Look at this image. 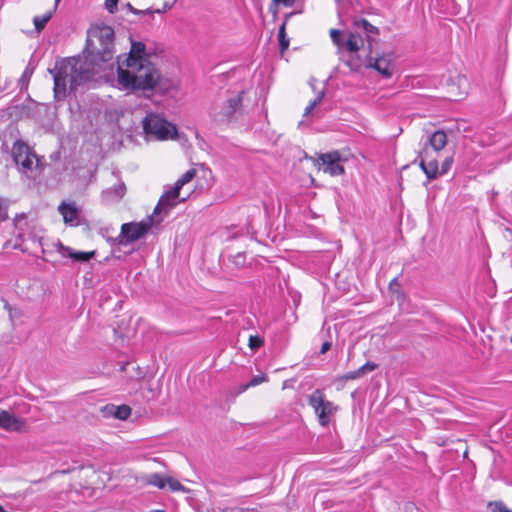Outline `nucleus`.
Returning a JSON list of instances; mask_svg holds the SVG:
<instances>
[{
	"label": "nucleus",
	"mask_w": 512,
	"mask_h": 512,
	"mask_svg": "<svg viewBox=\"0 0 512 512\" xmlns=\"http://www.w3.org/2000/svg\"><path fill=\"white\" fill-rule=\"evenodd\" d=\"M142 124L144 133L149 140H168L177 135L176 126L158 114H148Z\"/></svg>",
	"instance_id": "nucleus-5"
},
{
	"label": "nucleus",
	"mask_w": 512,
	"mask_h": 512,
	"mask_svg": "<svg viewBox=\"0 0 512 512\" xmlns=\"http://www.w3.org/2000/svg\"><path fill=\"white\" fill-rule=\"evenodd\" d=\"M58 210L66 224L70 226H77L79 224V211L74 203L62 202Z\"/></svg>",
	"instance_id": "nucleus-14"
},
{
	"label": "nucleus",
	"mask_w": 512,
	"mask_h": 512,
	"mask_svg": "<svg viewBox=\"0 0 512 512\" xmlns=\"http://www.w3.org/2000/svg\"><path fill=\"white\" fill-rule=\"evenodd\" d=\"M330 37L332 42L338 47L339 52L344 54L345 51V40L347 39V35L342 37V32L337 29L330 30Z\"/></svg>",
	"instance_id": "nucleus-20"
},
{
	"label": "nucleus",
	"mask_w": 512,
	"mask_h": 512,
	"mask_svg": "<svg viewBox=\"0 0 512 512\" xmlns=\"http://www.w3.org/2000/svg\"><path fill=\"white\" fill-rule=\"evenodd\" d=\"M58 252L63 257H69L76 262H88L95 256V251H90V252L75 251L72 248L64 246L61 243L58 244Z\"/></svg>",
	"instance_id": "nucleus-16"
},
{
	"label": "nucleus",
	"mask_w": 512,
	"mask_h": 512,
	"mask_svg": "<svg viewBox=\"0 0 512 512\" xmlns=\"http://www.w3.org/2000/svg\"><path fill=\"white\" fill-rule=\"evenodd\" d=\"M114 40L112 27L105 24L92 26L88 31L83 56L62 59L55 63L53 69H49L54 79L55 98H64L68 86L70 90H76L103 71L114 58Z\"/></svg>",
	"instance_id": "nucleus-1"
},
{
	"label": "nucleus",
	"mask_w": 512,
	"mask_h": 512,
	"mask_svg": "<svg viewBox=\"0 0 512 512\" xmlns=\"http://www.w3.org/2000/svg\"><path fill=\"white\" fill-rule=\"evenodd\" d=\"M452 163H453L452 157L445 158V160L442 162L441 169L440 170L438 169V176L446 174L450 170Z\"/></svg>",
	"instance_id": "nucleus-32"
},
{
	"label": "nucleus",
	"mask_w": 512,
	"mask_h": 512,
	"mask_svg": "<svg viewBox=\"0 0 512 512\" xmlns=\"http://www.w3.org/2000/svg\"><path fill=\"white\" fill-rule=\"evenodd\" d=\"M25 423L8 411L0 412V427L8 431H20Z\"/></svg>",
	"instance_id": "nucleus-15"
},
{
	"label": "nucleus",
	"mask_w": 512,
	"mask_h": 512,
	"mask_svg": "<svg viewBox=\"0 0 512 512\" xmlns=\"http://www.w3.org/2000/svg\"><path fill=\"white\" fill-rule=\"evenodd\" d=\"M56 4H58L60 2V0H55Z\"/></svg>",
	"instance_id": "nucleus-45"
},
{
	"label": "nucleus",
	"mask_w": 512,
	"mask_h": 512,
	"mask_svg": "<svg viewBox=\"0 0 512 512\" xmlns=\"http://www.w3.org/2000/svg\"><path fill=\"white\" fill-rule=\"evenodd\" d=\"M414 509H416V508H415V506L413 504H407L406 505V510L407 511L413 512Z\"/></svg>",
	"instance_id": "nucleus-42"
},
{
	"label": "nucleus",
	"mask_w": 512,
	"mask_h": 512,
	"mask_svg": "<svg viewBox=\"0 0 512 512\" xmlns=\"http://www.w3.org/2000/svg\"><path fill=\"white\" fill-rule=\"evenodd\" d=\"M176 2V0H172L171 3H164L163 5V8L162 9H156V10H150V9H147V10H137L135 8H133L130 4H129V7L131 9V11L134 13V14H146V13H164L166 12L168 9H170L174 3Z\"/></svg>",
	"instance_id": "nucleus-25"
},
{
	"label": "nucleus",
	"mask_w": 512,
	"mask_h": 512,
	"mask_svg": "<svg viewBox=\"0 0 512 512\" xmlns=\"http://www.w3.org/2000/svg\"><path fill=\"white\" fill-rule=\"evenodd\" d=\"M275 4H282L286 7H291L295 3V0H273Z\"/></svg>",
	"instance_id": "nucleus-39"
},
{
	"label": "nucleus",
	"mask_w": 512,
	"mask_h": 512,
	"mask_svg": "<svg viewBox=\"0 0 512 512\" xmlns=\"http://www.w3.org/2000/svg\"><path fill=\"white\" fill-rule=\"evenodd\" d=\"M373 57V46L366 44L364 38L358 34H347L342 58L352 71L357 72L362 68H368Z\"/></svg>",
	"instance_id": "nucleus-3"
},
{
	"label": "nucleus",
	"mask_w": 512,
	"mask_h": 512,
	"mask_svg": "<svg viewBox=\"0 0 512 512\" xmlns=\"http://www.w3.org/2000/svg\"><path fill=\"white\" fill-rule=\"evenodd\" d=\"M119 0H105V8L110 13H115L117 10Z\"/></svg>",
	"instance_id": "nucleus-35"
},
{
	"label": "nucleus",
	"mask_w": 512,
	"mask_h": 512,
	"mask_svg": "<svg viewBox=\"0 0 512 512\" xmlns=\"http://www.w3.org/2000/svg\"><path fill=\"white\" fill-rule=\"evenodd\" d=\"M489 506L491 507L492 511L493 512H512L511 510H509L506 505L501 502V501H495V502H491L489 504Z\"/></svg>",
	"instance_id": "nucleus-30"
},
{
	"label": "nucleus",
	"mask_w": 512,
	"mask_h": 512,
	"mask_svg": "<svg viewBox=\"0 0 512 512\" xmlns=\"http://www.w3.org/2000/svg\"><path fill=\"white\" fill-rule=\"evenodd\" d=\"M24 219V216L23 215H20V217L18 218V216L15 218V222H16V226L18 225V223Z\"/></svg>",
	"instance_id": "nucleus-43"
},
{
	"label": "nucleus",
	"mask_w": 512,
	"mask_h": 512,
	"mask_svg": "<svg viewBox=\"0 0 512 512\" xmlns=\"http://www.w3.org/2000/svg\"><path fill=\"white\" fill-rule=\"evenodd\" d=\"M52 15H53V12L48 11L41 16H35L33 19V23H34L36 31L40 32L41 30H43L44 27L46 26V24L52 18Z\"/></svg>",
	"instance_id": "nucleus-22"
},
{
	"label": "nucleus",
	"mask_w": 512,
	"mask_h": 512,
	"mask_svg": "<svg viewBox=\"0 0 512 512\" xmlns=\"http://www.w3.org/2000/svg\"><path fill=\"white\" fill-rule=\"evenodd\" d=\"M165 481L166 487H168L171 491H181L184 489L183 485L172 477H166Z\"/></svg>",
	"instance_id": "nucleus-28"
},
{
	"label": "nucleus",
	"mask_w": 512,
	"mask_h": 512,
	"mask_svg": "<svg viewBox=\"0 0 512 512\" xmlns=\"http://www.w3.org/2000/svg\"><path fill=\"white\" fill-rule=\"evenodd\" d=\"M309 405L314 409L315 414L318 416L319 423L322 426H327L333 413L336 411V406L325 399L324 394L321 390H315L309 396Z\"/></svg>",
	"instance_id": "nucleus-9"
},
{
	"label": "nucleus",
	"mask_w": 512,
	"mask_h": 512,
	"mask_svg": "<svg viewBox=\"0 0 512 512\" xmlns=\"http://www.w3.org/2000/svg\"><path fill=\"white\" fill-rule=\"evenodd\" d=\"M349 4V1L348 0H341V4L339 5V10H342L345 5ZM339 13H341V11H339Z\"/></svg>",
	"instance_id": "nucleus-41"
},
{
	"label": "nucleus",
	"mask_w": 512,
	"mask_h": 512,
	"mask_svg": "<svg viewBox=\"0 0 512 512\" xmlns=\"http://www.w3.org/2000/svg\"><path fill=\"white\" fill-rule=\"evenodd\" d=\"M377 367L378 366H377L376 363L368 361V362H366L364 365H362L360 367V370H361L362 374L365 375V374H367L369 372L374 371Z\"/></svg>",
	"instance_id": "nucleus-34"
},
{
	"label": "nucleus",
	"mask_w": 512,
	"mask_h": 512,
	"mask_svg": "<svg viewBox=\"0 0 512 512\" xmlns=\"http://www.w3.org/2000/svg\"><path fill=\"white\" fill-rule=\"evenodd\" d=\"M196 175L195 169H189L186 171L174 184V187L180 192L183 186L189 183Z\"/></svg>",
	"instance_id": "nucleus-23"
},
{
	"label": "nucleus",
	"mask_w": 512,
	"mask_h": 512,
	"mask_svg": "<svg viewBox=\"0 0 512 512\" xmlns=\"http://www.w3.org/2000/svg\"><path fill=\"white\" fill-rule=\"evenodd\" d=\"M330 348H331V343L328 341L324 342L321 346L320 353L325 354Z\"/></svg>",
	"instance_id": "nucleus-40"
},
{
	"label": "nucleus",
	"mask_w": 512,
	"mask_h": 512,
	"mask_svg": "<svg viewBox=\"0 0 512 512\" xmlns=\"http://www.w3.org/2000/svg\"><path fill=\"white\" fill-rule=\"evenodd\" d=\"M264 341L261 337L257 335H251L249 337V347L251 350H256L263 345Z\"/></svg>",
	"instance_id": "nucleus-29"
},
{
	"label": "nucleus",
	"mask_w": 512,
	"mask_h": 512,
	"mask_svg": "<svg viewBox=\"0 0 512 512\" xmlns=\"http://www.w3.org/2000/svg\"><path fill=\"white\" fill-rule=\"evenodd\" d=\"M233 262L236 265H242L245 262V255L243 253H238L233 257Z\"/></svg>",
	"instance_id": "nucleus-37"
},
{
	"label": "nucleus",
	"mask_w": 512,
	"mask_h": 512,
	"mask_svg": "<svg viewBox=\"0 0 512 512\" xmlns=\"http://www.w3.org/2000/svg\"><path fill=\"white\" fill-rule=\"evenodd\" d=\"M363 376L364 375L362 374L360 368H358L355 371H351V372H348V373L344 374L342 376V379L345 380V381H349V380H355V379L361 378Z\"/></svg>",
	"instance_id": "nucleus-33"
},
{
	"label": "nucleus",
	"mask_w": 512,
	"mask_h": 512,
	"mask_svg": "<svg viewBox=\"0 0 512 512\" xmlns=\"http://www.w3.org/2000/svg\"><path fill=\"white\" fill-rule=\"evenodd\" d=\"M340 160L339 152L333 151L321 154L318 158V163L325 173H329L331 176H339L344 173V167Z\"/></svg>",
	"instance_id": "nucleus-11"
},
{
	"label": "nucleus",
	"mask_w": 512,
	"mask_h": 512,
	"mask_svg": "<svg viewBox=\"0 0 512 512\" xmlns=\"http://www.w3.org/2000/svg\"><path fill=\"white\" fill-rule=\"evenodd\" d=\"M503 237L512 245V230L510 228H504L502 231Z\"/></svg>",
	"instance_id": "nucleus-38"
},
{
	"label": "nucleus",
	"mask_w": 512,
	"mask_h": 512,
	"mask_svg": "<svg viewBox=\"0 0 512 512\" xmlns=\"http://www.w3.org/2000/svg\"><path fill=\"white\" fill-rule=\"evenodd\" d=\"M125 193V185L119 184L103 192V197L108 200L120 199Z\"/></svg>",
	"instance_id": "nucleus-21"
},
{
	"label": "nucleus",
	"mask_w": 512,
	"mask_h": 512,
	"mask_svg": "<svg viewBox=\"0 0 512 512\" xmlns=\"http://www.w3.org/2000/svg\"><path fill=\"white\" fill-rule=\"evenodd\" d=\"M32 73H33V70L32 69H29V68H26L20 78V81L22 83H25V82H28L32 76Z\"/></svg>",
	"instance_id": "nucleus-36"
},
{
	"label": "nucleus",
	"mask_w": 512,
	"mask_h": 512,
	"mask_svg": "<svg viewBox=\"0 0 512 512\" xmlns=\"http://www.w3.org/2000/svg\"><path fill=\"white\" fill-rule=\"evenodd\" d=\"M166 477H163L162 475L158 473H154L148 476L147 483L150 485H153L159 489H165L166 488Z\"/></svg>",
	"instance_id": "nucleus-24"
},
{
	"label": "nucleus",
	"mask_w": 512,
	"mask_h": 512,
	"mask_svg": "<svg viewBox=\"0 0 512 512\" xmlns=\"http://www.w3.org/2000/svg\"><path fill=\"white\" fill-rule=\"evenodd\" d=\"M105 414L113 415L119 420H126L131 415V408L128 405L115 406L106 405L103 409Z\"/></svg>",
	"instance_id": "nucleus-19"
},
{
	"label": "nucleus",
	"mask_w": 512,
	"mask_h": 512,
	"mask_svg": "<svg viewBox=\"0 0 512 512\" xmlns=\"http://www.w3.org/2000/svg\"><path fill=\"white\" fill-rule=\"evenodd\" d=\"M368 68L375 69L384 78L389 79L395 71V64L392 53L376 54Z\"/></svg>",
	"instance_id": "nucleus-12"
},
{
	"label": "nucleus",
	"mask_w": 512,
	"mask_h": 512,
	"mask_svg": "<svg viewBox=\"0 0 512 512\" xmlns=\"http://www.w3.org/2000/svg\"><path fill=\"white\" fill-rule=\"evenodd\" d=\"M323 97H324V92L323 91L319 92L318 95L316 96V98L314 100H312L308 104V106L305 108L304 116H308L315 109V107H317L322 102Z\"/></svg>",
	"instance_id": "nucleus-26"
},
{
	"label": "nucleus",
	"mask_w": 512,
	"mask_h": 512,
	"mask_svg": "<svg viewBox=\"0 0 512 512\" xmlns=\"http://www.w3.org/2000/svg\"><path fill=\"white\" fill-rule=\"evenodd\" d=\"M12 157L18 169L26 175L32 174L41 166V160L34 150L21 140L13 144Z\"/></svg>",
	"instance_id": "nucleus-7"
},
{
	"label": "nucleus",
	"mask_w": 512,
	"mask_h": 512,
	"mask_svg": "<svg viewBox=\"0 0 512 512\" xmlns=\"http://www.w3.org/2000/svg\"><path fill=\"white\" fill-rule=\"evenodd\" d=\"M347 34H358L361 38H364L366 44L373 46L376 42L375 36L379 35V29L367 20L359 19L353 22V30Z\"/></svg>",
	"instance_id": "nucleus-13"
},
{
	"label": "nucleus",
	"mask_w": 512,
	"mask_h": 512,
	"mask_svg": "<svg viewBox=\"0 0 512 512\" xmlns=\"http://www.w3.org/2000/svg\"><path fill=\"white\" fill-rule=\"evenodd\" d=\"M160 80V72L150 61H117V83L122 90H153Z\"/></svg>",
	"instance_id": "nucleus-2"
},
{
	"label": "nucleus",
	"mask_w": 512,
	"mask_h": 512,
	"mask_svg": "<svg viewBox=\"0 0 512 512\" xmlns=\"http://www.w3.org/2000/svg\"><path fill=\"white\" fill-rule=\"evenodd\" d=\"M278 38H279L281 50L283 51V50L287 49L288 45H289V40L286 39V37H285V23H283L281 25V27L279 28Z\"/></svg>",
	"instance_id": "nucleus-27"
},
{
	"label": "nucleus",
	"mask_w": 512,
	"mask_h": 512,
	"mask_svg": "<svg viewBox=\"0 0 512 512\" xmlns=\"http://www.w3.org/2000/svg\"><path fill=\"white\" fill-rule=\"evenodd\" d=\"M267 380V377L265 375H257V376H254L249 383H247L245 386H244V390L249 388V387H254V386H257L259 384H261L262 382H265Z\"/></svg>",
	"instance_id": "nucleus-31"
},
{
	"label": "nucleus",
	"mask_w": 512,
	"mask_h": 512,
	"mask_svg": "<svg viewBox=\"0 0 512 512\" xmlns=\"http://www.w3.org/2000/svg\"><path fill=\"white\" fill-rule=\"evenodd\" d=\"M0 512H6L3 507L0 506Z\"/></svg>",
	"instance_id": "nucleus-44"
},
{
	"label": "nucleus",
	"mask_w": 512,
	"mask_h": 512,
	"mask_svg": "<svg viewBox=\"0 0 512 512\" xmlns=\"http://www.w3.org/2000/svg\"><path fill=\"white\" fill-rule=\"evenodd\" d=\"M447 135L442 130L435 131L428 137L418 154L419 165L429 180L438 177V153L446 146Z\"/></svg>",
	"instance_id": "nucleus-4"
},
{
	"label": "nucleus",
	"mask_w": 512,
	"mask_h": 512,
	"mask_svg": "<svg viewBox=\"0 0 512 512\" xmlns=\"http://www.w3.org/2000/svg\"><path fill=\"white\" fill-rule=\"evenodd\" d=\"M448 86L451 87L450 92L453 96L461 98L467 93L468 80L466 76L458 75L455 79L448 81Z\"/></svg>",
	"instance_id": "nucleus-17"
},
{
	"label": "nucleus",
	"mask_w": 512,
	"mask_h": 512,
	"mask_svg": "<svg viewBox=\"0 0 512 512\" xmlns=\"http://www.w3.org/2000/svg\"><path fill=\"white\" fill-rule=\"evenodd\" d=\"M189 194L184 197H181L180 192L174 186L169 190L165 191L164 194L160 197L156 207L154 208L153 214L156 217V223H160L165 216L179 203L183 202L188 198Z\"/></svg>",
	"instance_id": "nucleus-10"
},
{
	"label": "nucleus",
	"mask_w": 512,
	"mask_h": 512,
	"mask_svg": "<svg viewBox=\"0 0 512 512\" xmlns=\"http://www.w3.org/2000/svg\"><path fill=\"white\" fill-rule=\"evenodd\" d=\"M154 224V218L149 217L146 221L124 223L118 236V243L128 245L144 237Z\"/></svg>",
	"instance_id": "nucleus-8"
},
{
	"label": "nucleus",
	"mask_w": 512,
	"mask_h": 512,
	"mask_svg": "<svg viewBox=\"0 0 512 512\" xmlns=\"http://www.w3.org/2000/svg\"><path fill=\"white\" fill-rule=\"evenodd\" d=\"M243 91L230 95L221 104L212 107L210 115L217 123H230L238 119L242 112Z\"/></svg>",
	"instance_id": "nucleus-6"
},
{
	"label": "nucleus",
	"mask_w": 512,
	"mask_h": 512,
	"mask_svg": "<svg viewBox=\"0 0 512 512\" xmlns=\"http://www.w3.org/2000/svg\"><path fill=\"white\" fill-rule=\"evenodd\" d=\"M149 61L146 54V46L142 42H132L128 56L124 60Z\"/></svg>",
	"instance_id": "nucleus-18"
}]
</instances>
